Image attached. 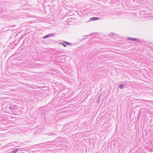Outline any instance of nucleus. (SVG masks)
Returning <instances> with one entry per match:
<instances>
[{"instance_id":"obj_1","label":"nucleus","mask_w":153,"mask_h":153,"mask_svg":"<svg viewBox=\"0 0 153 153\" xmlns=\"http://www.w3.org/2000/svg\"><path fill=\"white\" fill-rule=\"evenodd\" d=\"M54 35L53 33H50L46 35L43 37V39H46L47 38H49L50 37L53 36Z\"/></svg>"},{"instance_id":"obj_2","label":"nucleus","mask_w":153,"mask_h":153,"mask_svg":"<svg viewBox=\"0 0 153 153\" xmlns=\"http://www.w3.org/2000/svg\"><path fill=\"white\" fill-rule=\"evenodd\" d=\"M128 39L129 40L132 41H137L139 42H140V41L139 39L133 38H131V37H128Z\"/></svg>"},{"instance_id":"obj_3","label":"nucleus","mask_w":153,"mask_h":153,"mask_svg":"<svg viewBox=\"0 0 153 153\" xmlns=\"http://www.w3.org/2000/svg\"><path fill=\"white\" fill-rule=\"evenodd\" d=\"M16 105L10 106L8 107V109L9 110L12 111V110H14L16 109Z\"/></svg>"},{"instance_id":"obj_4","label":"nucleus","mask_w":153,"mask_h":153,"mask_svg":"<svg viewBox=\"0 0 153 153\" xmlns=\"http://www.w3.org/2000/svg\"><path fill=\"white\" fill-rule=\"evenodd\" d=\"M99 19V17H93L91 18L90 20V21H95Z\"/></svg>"},{"instance_id":"obj_5","label":"nucleus","mask_w":153,"mask_h":153,"mask_svg":"<svg viewBox=\"0 0 153 153\" xmlns=\"http://www.w3.org/2000/svg\"><path fill=\"white\" fill-rule=\"evenodd\" d=\"M119 88L121 89H123L124 88V85L123 84H120L119 85Z\"/></svg>"},{"instance_id":"obj_6","label":"nucleus","mask_w":153,"mask_h":153,"mask_svg":"<svg viewBox=\"0 0 153 153\" xmlns=\"http://www.w3.org/2000/svg\"><path fill=\"white\" fill-rule=\"evenodd\" d=\"M18 150V149H16L14 150H13L12 152V153H16Z\"/></svg>"},{"instance_id":"obj_7","label":"nucleus","mask_w":153,"mask_h":153,"mask_svg":"<svg viewBox=\"0 0 153 153\" xmlns=\"http://www.w3.org/2000/svg\"><path fill=\"white\" fill-rule=\"evenodd\" d=\"M63 42L64 43H65V44H66L67 45H71V43H70L69 42Z\"/></svg>"},{"instance_id":"obj_8","label":"nucleus","mask_w":153,"mask_h":153,"mask_svg":"<svg viewBox=\"0 0 153 153\" xmlns=\"http://www.w3.org/2000/svg\"><path fill=\"white\" fill-rule=\"evenodd\" d=\"M114 33H111L110 35V36L112 37H113V36H114Z\"/></svg>"},{"instance_id":"obj_9","label":"nucleus","mask_w":153,"mask_h":153,"mask_svg":"<svg viewBox=\"0 0 153 153\" xmlns=\"http://www.w3.org/2000/svg\"><path fill=\"white\" fill-rule=\"evenodd\" d=\"M62 45L64 47H66L67 46L66 45H65V44H63Z\"/></svg>"},{"instance_id":"obj_10","label":"nucleus","mask_w":153,"mask_h":153,"mask_svg":"<svg viewBox=\"0 0 153 153\" xmlns=\"http://www.w3.org/2000/svg\"><path fill=\"white\" fill-rule=\"evenodd\" d=\"M53 133H51V134H50V135H53Z\"/></svg>"},{"instance_id":"obj_11","label":"nucleus","mask_w":153,"mask_h":153,"mask_svg":"<svg viewBox=\"0 0 153 153\" xmlns=\"http://www.w3.org/2000/svg\"><path fill=\"white\" fill-rule=\"evenodd\" d=\"M63 44V43H61V42H60L59 43V44H60L62 45Z\"/></svg>"},{"instance_id":"obj_12","label":"nucleus","mask_w":153,"mask_h":153,"mask_svg":"<svg viewBox=\"0 0 153 153\" xmlns=\"http://www.w3.org/2000/svg\"><path fill=\"white\" fill-rule=\"evenodd\" d=\"M152 17H153V16Z\"/></svg>"}]
</instances>
